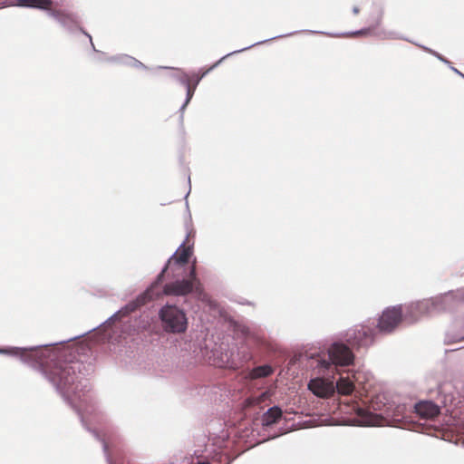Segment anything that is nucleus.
I'll return each instance as SVG.
<instances>
[{
	"instance_id": "nucleus-32",
	"label": "nucleus",
	"mask_w": 464,
	"mask_h": 464,
	"mask_svg": "<svg viewBox=\"0 0 464 464\" xmlns=\"http://www.w3.org/2000/svg\"><path fill=\"white\" fill-rule=\"evenodd\" d=\"M92 432L94 434V436H95L98 440H100V437H99L98 433H97L95 430H92Z\"/></svg>"
},
{
	"instance_id": "nucleus-24",
	"label": "nucleus",
	"mask_w": 464,
	"mask_h": 464,
	"mask_svg": "<svg viewBox=\"0 0 464 464\" xmlns=\"http://www.w3.org/2000/svg\"><path fill=\"white\" fill-rule=\"evenodd\" d=\"M185 87L187 89V93H186V100H185L184 103L181 105V107L179 109L181 112L184 111L185 108L187 107V105L190 102L191 98L193 97L195 89H196L195 86L191 87L190 84H188V86H185Z\"/></svg>"
},
{
	"instance_id": "nucleus-28",
	"label": "nucleus",
	"mask_w": 464,
	"mask_h": 464,
	"mask_svg": "<svg viewBox=\"0 0 464 464\" xmlns=\"http://www.w3.org/2000/svg\"><path fill=\"white\" fill-rule=\"evenodd\" d=\"M102 442V448H103V451H104V454H105V457H106V459H107V462L108 464H113L112 463V460L110 457V454H109V446H108V443L102 439L101 440Z\"/></svg>"
},
{
	"instance_id": "nucleus-27",
	"label": "nucleus",
	"mask_w": 464,
	"mask_h": 464,
	"mask_svg": "<svg viewBox=\"0 0 464 464\" xmlns=\"http://www.w3.org/2000/svg\"><path fill=\"white\" fill-rule=\"evenodd\" d=\"M427 52H429L430 53H431L432 55H434L435 57H437L440 61H441L443 63L447 64L450 68L451 65L450 62L449 60H447L446 58H444L441 54H440L439 53L431 50V49H429V48H424Z\"/></svg>"
},
{
	"instance_id": "nucleus-29",
	"label": "nucleus",
	"mask_w": 464,
	"mask_h": 464,
	"mask_svg": "<svg viewBox=\"0 0 464 464\" xmlns=\"http://www.w3.org/2000/svg\"><path fill=\"white\" fill-rule=\"evenodd\" d=\"M450 70L464 79V74L459 72L457 68L450 66Z\"/></svg>"
},
{
	"instance_id": "nucleus-15",
	"label": "nucleus",
	"mask_w": 464,
	"mask_h": 464,
	"mask_svg": "<svg viewBox=\"0 0 464 464\" xmlns=\"http://www.w3.org/2000/svg\"><path fill=\"white\" fill-rule=\"evenodd\" d=\"M415 411L422 419H433L440 413L439 404L431 401H422L415 404Z\"/></svg>"
},
{
	"instance_id": "nucleus-23",
	"label": "nucleus",
	"mask_w": 464,
	"mask_h": 464,
	"mask_svg": "<svg viewBox=\"0 0 464 464\" xmlns=\"http://www.w3.org/2000/svg\"><path fill=\"white\" fill-rule=\"evenodd\" d=\"M240 331H241L243 335L247 340L252 339L255 342H259L260 341V338L257 336V334L250 327H248V326H242Z\"/></svg>"
},
{
	"instance_id": "nucleus-13",
	"label": "nucleus",
	"mask_w": 464,
	"mask_h": 464,
	"mask_svg": "<svg viewBox=\"0 0 464 464\" xmlns=\"http://www.w3.org/2000/svg\"><path fill=\"white\" fill-rule=\"evenodd\" d=\"M82 335H84V334H80V335H75V336L71 337V338H69L67 340L60 341V342H57V343H49V344H42V345H39V347H47V346L56 345L58 343H68V342L75 340V339H77V338H79V337H81ZM37 348H38V346H34V347H29V348H18V347H12V348H8V349L0 348V353L9 354V355H13V356H19L20 359L24 362H29L28 361V356L25 355V352H27V351L34 352Z\"/></svg>"
},
{
	"instance_id": "nucleus-11",
	"label": "nucleus",
	"mask_w": 464,
	"mask_h": 464,
	"mask_svg": "<svg viewBox=\"0 0 464 464\" xmlns=\"http://www.w3.org/2000/svg\"><path fill=\"white\" fill-rule=\"evenodd\" d=\"M185 242L183 241L179 248L172 254V256L168 260V263L165 265V266L162 268L161 272L158 275L156 284H160L163 278L164 273L167 271L169 266L171 263H175L179 267L182 266L183 265L187 264L188 261V257L190 255V248L189 247H183Z\"/></svg>"
},
{
	"instance_id": "nucleus-5",
	"label": "nucleus",
	"mask_w": 464,
	"mask_h": 464,
	"mask_svg": "<svg viewBox=\"0 0 464 464\" xmlns=\"http://www.w3.org/2000/svg\"><path fill=\"white\" fill-rule=\"evenodd\" d=\"M372 323L366 322L362 324L354 325L345 333V341L353 347H368L374 342L376 328Z\"/></svg>"
},
{
	"instance_id": "nucleus-33",
	"label": "nucleus",
	"mask_w": 464,
	"mask_h": 464,
	"mask_svg": "<svg viewBox=\"0 0 464 464\" xmlns=\"http://www.w3.org/2000/svg\"><path fill=\"white\" fill-rule=\"evenodd\" d=\"M353 13H354L355 14H357L359 13V9H358L357 7H354V8H353Z\"/></svg>"
},
{
	"instance_id": "nucleus-17",
	"label": "nucleus",
	"mask_w": 464,
	"mask_h": 464,
	"mask_svg": "<svg viewBox=\"0 0 464 464\" xmlns=\"http://www.w3.org/2000/svg\"><path fill=\"white\" fill-rule=\"evenodd\" d=\"M373 31H326L324 32L329 37L334 38H360L367 37Z\"/></svg>"
},
{
	"instance_id": "nucleus-26",
	"label": "nucleus",
	"mask_w": 464,
	"mask_h": 464,
	"mask_svg": "<svg viewBox=\"0 0 464 464\" xmlns=\"http://www.w3.org/2000/svg\"><path fill=\"white\" fill-rule=\"evenodd\" d=\"M462 340H464V334H460L452 335L450 333H447L446 336H445V343H457V342H460Z\"/></svg>"
},
{
	"instance_id": "nucleus-25",
	"label": "nucleus",
	"mask_w": 464,
	"mask_h": 464,
	"mask_svg": "<svg viewBox=\"0 0 464 464\" xmlns=\"http://www.w3.org/2000/svg\"><path fill=\"white\" fill-rule=\"evenodd\" d=\"M176 79L184 86H188V84H190L189 74L185 72H179L176 76Z\"/></svg>"
},
{
	"instance_id": "nucleus-14",
	"label": "nucleus",
	"mask_w": 464,
	"mask_h": 464,
	"mask_svg": "<svg viewBox=\"0 0 464 464\" xmlns=\"http://www.w3.org/2000/svg\"><path fill=\"white\" fill-rule=\"evenodd\" d=\"M156 282L152 284L151 287L147 290V292L141 295H140L136 301L130 302L127 304L124 307L120 309L119 311L115 312L111 316L108 318L107 321H113L118 319L120 316H124L129 314L130 313L135 311L140 305L143 304L145 303V300L147 298V295H149L150 298H151V292L153 291V288L157 285Z\"/></svg>"
},
{
	"instance_id": "nucleus-34",
	"label": "nucleus",
	"mask_w": 464,
	"mask_h": 464,
	"mask_svg": "<svg viewBox=\"0 0 464 464\" xmlns=\"http://www.w3.org/2000/svg\"><path fill=\"white\" fill-rule=\"evenodd\" d=\"M198 464H210L208 462H198Z\"/></svg>"
},
{
	"instance_id": "nucleus-1",
	"label": "nucleus",
	"mask_w": 464,
	"mask_h": 464,
	"mask_svg": "<svg viewBox=\"0 0 464 464\" xmlns=\"http://www.w3.org/2000/svg\"><path fill=\"white\" fill-rule=\"evenodd\" d=\"M41 370L48 381L53 385L56 391L76 409L81 420L84 426L89 421H99V412L89 394L87 381L82 380L80 373L81 363L59 362L50 370L43 368V362H40Z\"/></svg>"
},
{
	"instance_id": "nucleus-21",
	"label": "nucleus",
	"mask_w": 464,
	"mask_h": 464,
	"mask_svg": "<svg viewBox=\"0 0 464 464\" xmlns=\"http://www.w3.org/2000/svg\"><path fill=\"white\" fill-rule=\"evenodd\" d=\"M20 5L49 9L52 5L51 0H19Z\"/></svg>"
},
{
	"instance_id": "nucleus-31",
	"label": "nucleus",
	"mask_w": 464,
	"mask_h": 464,
	"mask_svg": "<svg viewBox=\"0 0 464 464\" xmlns=\"http://www.w3.org/2000/svg\"><path fill=\"white\" fill-rule=\"evenodd\" d=\"M82 35L89 38L91 44H92V37L86 33V31H82Z\"/></svg>"
},
{
	"instance_id": "nucleus-16",
	"label": "nucleus",
	"mask_w": 464,
	"mask_h": 464,
	"mask_svg": "<svg viewBox=\"0 0 464 464\" xmlns=\"http://www.w3.org/2000/svg\"><path fill=\"white\" fill-rule=\"evenodd\" d=\"M342 395H351L355 391V384L350 372L346 376H340L339 380L334 384V390Z\"/></svg>"
},
{
	"instance_id": "nucleus-30",
	"label": "nucleus",
	"mask_w": 464,
	"mask_h": 464,
	"mask_svg": "<svg viewBox=\"0 0 464 464\" xmlns=\"http://www.w3.org/2000/svg\"><path fill=\"white\" fill-rule=\"evenodd\" d=\"M393 34L392 32L389 33V35H385L384 38H401V39H405L403 36L401 35H392Z\"/></svg>"
},
{
	"instance_id": "nucleus-18",
	"label": "nucleus",
	"mask_w": 464,
	"mask_h": 464,
	"mask_svg": "<svg viewBox=\"0 0 464 464\" xmlns=\"http://www.w3.org/2000/svg\"><path fill=\"white\" fill-rule=\"evenodd\" d=\"M282 416V411L279 407L269 408L261 418V423L264 427L271 426L276 423Z\"/></svg>"
},
{
	"instance_id": "nucleus-8",
	"label": "nucleus",
	"mask_w": 464,
	"mask_h": 464,
	"mask_svg": "<svg viewBox=\"0 0 464 464\" xmlns=\"http://www.w3.org/2000/svg\"><path fill=\"white\" fill-rule=\"evenodd\" d=\"M402 311L401 306H393L385 309L377 324V332L389 334L392 332L401 320Z\"/></svg>"
},
{
	"instance_id": "nucleus-19",
	"label": "nucleus",
	"mask_w": 464,
	"mask_h": 464,
	"mask_svg": "<svg viewBox=\"0 0 464 464\" xmlns=\"http://www.w3.org/2000/svg\"><path fill=\"white\" fill-rule=\"evenodd\" d=\"M110 62H115L122 64H126L132 67L137 68H143L146 69L147 67L139 60L135 59L134 57H131L127 54H122L115 57H111L108 59Z\"/></svg>"
},
{
	"instance_id": "nucleus-6",
	"label": "nucleus",
	"mask_w": 464,
	"mask_h": 464,
	"mask_svg": "<svg viewBox=\"0 0 464 464\" xmlns=\"http://www.w3.org/2000/svg\"><path fill=\"white\" fill-rule=\"evenodd\" d=\"M437 400L442 407L446 408L447 412L453 415L464 402V396L459 393L456 384L448 382L439 386Z\"/></svg>"
},
{
	"instance_id": "nucleus-10",
	"label": "nucleus",
	"mask_w": 464,
	"mask_h": 464,
	"mask_svg": "<svg viewBox=\"0 0 464 464\" xmlns=\"http://www.w3.org/2000/svg\"><path fill=\"white\" fill-rule=\"evenodd\" d=\"M317 375V377L309 381V391H311L315 396L321 398H325L332 395L334 392V377H326L323 374Z\"/></svg>"
},
{
	"instance_id": "nucleus-2",
	"label": "nucleus",
	"mask_w": 464,
	"mask_h": 464,
	"mask_svg": "<svg viewBox=\"0 0 464 464\" xmlns=\"http://www.w3.org/2000/svg\"><path fill=\"white\" fill-rule=\"evenodd\" d=\"M327 355V358L319 354L307 357L314 374L335 377L339 366H349L354 361V354L351 349L340 342H334L328 347Z\"/></svg>"
},
{
	"instance_id": "nucleus-12",
	"label": "nucleus",
	"mask_w": 464,
	"mask_h": 464,
	"mask_svg": "<svg viewBox=\"0 0 464 464\" xmlns=\"http://www.w3.org/2000/svg\"><path fill=\"white\" fill-rule=\"evenodd\" d=\"M283 35H276V36H272L271 38H268V39H266V40H262V41H257V42H255V43H252L251 44L249 45H246L245 47H242L241 49H238V50H236V51H233L226 55H224L222 58H220L216 63H214L211 67H209L208 70L202 72L201 73H198V72H193L191 74H189V77H190V85L193 83V86L197 87V85L199 83V82L201 81V79L207 75L210 71H212L214 68H216L222 61H224L227 57H228L229 55L233 54V53H240V52H243L245 50H247L255 45H257V44H260L262 43H265V42H268V41H271L273 39H276V38H280L282 37Z\"/></svg>"
},
{
	"instance_id": "nucleus-4",
	"label": "nucleus",
	"mask_w": 464,
	"mask_h": 464,
	"mask_svg": "<svg viewBox=\"0 0 464 464\" xmlns=\"http://www.w3.org/2000/svg\"><path fill=\"white\" fill-rule=\"evenodd\" d=\"M162 328L170 334H182L188 328V318L185 312L174 304H165L159 311Z\"/></svg>"
},
{
	"instance_id": "nucleus-22",
	"label": "nucleus",
	"mask_w": 464,
	"mask_h": 464,
	"mask_svg": "<svg viewBox=\"0 0 464 464\" xmlns=\"http://www.w3.org/2000/svg\"><path fill=\"white\" fill-rule=\"evenodd\" d=\"M354 384L358 386L363 385L371 377V374L362 371H353L350 372Z\"/></svg>"
},
{
	"instance_id": "nucleus-20",
	"label": "nucleus",
	"mask_w": 464,
	"mask_h": 464,
	"mask_svg": "<svg viewBox=\"0 0 464 464\" xmlns=\"http://www.w3.org/2000/svg\"><path fill=\"white\" fill-rule=\"evenodd\" d=\"M273 373V368L269 364H264L253 368L247 374V377L251 380L265 378Z\"/></svg>"
},
{
	"instance_id": "nucleus-9",
	"label": "nucleus",
	"mask_w": 464,
	"mask_h": 464,
	"mask_svg": "<svg viewBox=\"0 0 464 464\" xmlns=\"http://www.w3.org/2000/svg\"><path fill=\"white\" fill-rule=\"evenodd\" d=\"M355 412V418L352 420V424L359 426H384L387 420L382 414L373 413L368 410H364L356 403L353 406Z\"/></svg>"
},
{
	"instance_id": "nucleus-7",
	"label": "nucleus",
	"mask_w": 464,
	"mask_h": 464,
	"mask_svg": "<svg viewBox=\"0 0 464 464\" xmlns=\"http://www.w3.org/2000/svg\"><path fill=\"white\" fill-rule=\"evenodd\" d=\"M190 279L177 280L166 284L163 292L168 295H185L191 293L194 289L198 290V280L196 276V268L193 266L189 272Z\"/></svg>"
},
{
	"instance_id": "nucleus-3",
	"label": "nucleus",
	"mask_w": 464,
	"mask_h": 464,
	"mask_svg": "<svg viewBox=\"0 0 464 464\" xmlns=\"http://www.w3.org/2000/svg\"><path fill=\"white\" fill-rule=\"evenodd\" d=\"M455 302L453 293H448L442 295L435 296L430 299H424L411 304L407 307L405 318L413 323L423 315H432L441 311L450 309Z\"/></svg>"
}]
</instances>
